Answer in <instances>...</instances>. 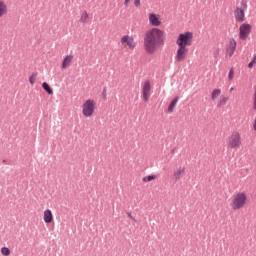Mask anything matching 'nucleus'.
<instances>
[{"label": "nucleus", "instance_id": "1", "mask_svg": "<svg viewBox=\"0 0 256 256\" xmlns=\"http://www.w3.org/2000/svg\"><path fill=\"white\" fill-rule=\"evenodd\" d=\"M165 45V32L159 28H151L144 35V51L153 55L159 47Z\"/></svg>", "mask_w": 256, "mask_h": 256}, {"label": "nucleus", "instance_id": "2", "mask_svg": "<svg viewBox=\"0 0 256 256\" xmlns=\"http://www.w3.org/2000/svg\"><path fill=\"white\" fill-rule=\"evenodd\" d=\"M245 205H247V194L244 192H238L232 199V209H234V211H238L239 209H243Z\"/></svg>", "mask_w": 256, "mask_h": 256}, {"label": "nucleus", "instance_id": "3", "mask_svg": "<svg viewBox=\"0 0 256 256\" xmlns=\"http://www.w3.org/2000/svg\"><path fill=\"white\" fill-rule=\"evenodd\" d=\"M176 44L178 47H191L193 45V32H184L179 34Z\"/></svg>", "mask_w": 256, "mask_h": 256}, {"label": "nucleus", "instance_id": "4", "mask_svg": "<svg viewBox=\"0 0 256 256\" xmlns=\"http://www.w3.org/2000/svg\"><path fill=\"white\" fill-rule=\"evenodd\" d=\"M95 113V100L88 99L82 105V115L84 117H93Z\"/></svg>", "mask_w": 256, "mask_h": 256}, {"label": "nucleus", "instance_id": "5", "mask_svg": "<svg viewBox=\"0 0 256 256\" xmlns=\"http://www.w3.org/2000/svg\"><path fill=\"white\" fill-rule=\"evenodd\" d=\"M245 11H247V1L243 0L241 2V8H236L234 11V17L238 23L245 21Z\"/></svg>", "mask_w": 256, "mask_h": 256}, {"label": "nucleus", "instance_id": "6", "mask_svg": "<svg viewBox=\"0 0 256 256\" xmlns=\"http://www.w3.org/2000/svg\"><path fill=\"white\" fill-rule=\"evenodd\" d=\"M228 147L230 149H237L241 147V135L239 132H233L228 140Z\"/></svg>", "mask_w": 256, "mask_h": 256}, {"label": "nucleus", "instance_id": "7", "mask_svg": "<svg viewBox=\"0 0 256 256\" xmlns=\"http://www.w3.org/2000/svg\"><path fill=\"white\" fill-rule=\"evenodd\" d=\"M178 50L176 52L175 59L178 62L185 61L187 59V56L189 55V48L184 46H178Z\"/></svg>", "mask_w": 256, "mask_h": 256}, {"label": "nucleus", "instance_id": "8", "mask_svg": "<svg viewBox=\"0 0 256 256\" xmlns=\"http://www.w3.org/2000/svg\"><path fill=\"white\" fill-rule=\"evenodd\" d=\"M251 33V25L250 24H242L240 26L239 39L241 41H245Z\"/></svg>", "mask_w": 256, "mask_h": 256}, {"label": "nucleus", "instance_id": "9", "mask_svg": "<svg viewBox=\"0 0 256 256\" xmlns=\"http://www.w3.org/2000/svg\"><path fill=\"white\" fill-rule=\"evenodd\" d=\"M235 49H237V41H235V39L232 38L226 45V56L233 57V55H235Z\"/></svg>", "mask_w": 256, "mask_h": 256}, {"label": "nucleus", "instance_id": "10", "mask_svg": "<svg viewBox=\"0 0 256 256\" xmlns=\"http://www.w3.org/2000/svg\"><path fill=\"white\" fill-rule=\"evenodd\" d=\"M121 44L122 45H127L129 49H135L137 47V43H135V39H133L132 36L129 35H124L121 38Z\"/></svg>", "mask_w": 256, "mask_h": 256}, {"label": "nucleus", "instance_id": "11", "mask_svg": "<svg viewBox=\"0 0 256 256\" xmlns=\"http://www.w3.org/2000/svg\"><path fill=\"white\" fill-rule=\"evenodd\" d=\"M142 93H143V100L145 102L149 101V98L151 97V82L149 80H146L144 82Z\"/></svg>", "mask_w": 256, "mask_h": 256}, {"label": "nucleus", "instance_id": "12", "mask_svg": "<svg viewBox=\"0 0 256 256\" xmlns=\"http://www.w3.org/2000/svg\"><path fill=\"white\" fill-rule=\"evenodd\" d=\"M149 23L152 27H159L161 25V21L156 14H149Z\"/></svg>", "mask_w": 256, "mask_h": 256}, {"label": "nucleus", "instance_id": "13", "mask_svg": "<svg viewBox=\"0 0 256 256\" xmlns=\"http://www.w3.org/2000/svg\"><path fill=\"white\" fill-rule=\"evenodd\" d=\"M44 223H52L53 222V212L50 209L44 211Z\"/></svg>", "mask_w": 256, "mask_h": 256}, {"label": "nucleus", "instance_id": "14", "mask_svg": "<svg viewBox=\"0 0 256 256\" xmlns=\"http://www.w3.org/2000/svg\"><path fill=\"white\" fill-rule=\"evenodd\" d=\"M72 62H73V55H67L66 57H64L62 61V69H67V67H69V65H71Z\"/></svg>", "mask_w": 256, "mask_h": 256}, {"label": "nucleus", "instance_id": "15", "mask_svg": "<svg viewBox=\"0 0 256 256\" xmlns=\"http://www.w3.org/2000/svg\"><path fill=\"white\" fill-rule=\"evenodd\" d=\"M179 102V97H175L168 106V113H173L175 111V107H177V103Z\"/></svg>", "mask_w": 256, "mask_h": 256}, {"label": "nucleus", "instance_id": "16", "mask_svg": "<svg viewBox=\"0 0 256 256\" xmlns=\"http://www.w3.org/2000/svg\"><path fill=\"white\" fill-rule=\"evenodd\" d=\"M7 15V4L3 0H0V17Z\"/></svg>", "mask_w": 256, "mask_h": 256}, {"label": "nucleus", "instance_id": "17", "mask_svg": "<svg viewBox=\"0 0 256 256\" xmlns=\"http://www.w3.org/2000/svg\"><path fill=\"white\" fill-rule=\"evenodd\" d=\"M183 173H185V168H178V170L176 172H174V179L175 181H179V179H181V175H183Z\"/></svg>", "mask_w": 256, "mask_h": 256}, {"label": "nucleus", "instance_id": "18", "mask_svg": "<svg viewBox=\"0 0 256 256\" xmlns=\"http://www.w3.org/2000/svg\"><path fill=\"white\" fill-rule=\"evenodd\" d=\"M42 87H43L44 91H46V93H48V95H53V89L51 88V86H49V84L47 82H43Z\"/></svg>", "mask_w": 256, "mask_h": 256}, {"label": "nucleus", "instance_id": "19", "mask_svg": "<svg viewBox=\"0 0 256 256\" xmlns=\"http://www.w3.org/2000/svg\"><path fill=\"white\" fill-rule=\"evenodd\" d=\"M219 95H221V89H214L211 94L212 101H215Z\"/></svg>", "mask_w": 256, "mask_h": 256}, {"label": "nucleus", "instance_id": "20", "mask_svg": "<svg viewBox=\"0 0 256 256\" xmlns=\"http://www.w3.org/2000/svg\"><path fill=\"white\" fill-rule=\"evenodd\" d=\"M37 72H34L31 74V76L29 77V83L30 85H35V81H37Z\"/></svg>", "mask_w": 256, "mask_h": 256}, {"label": "nucleus", "instance_id": "21", "mask_svg": "<svg viewBox=\"0 0 256 256\" xmlns=\"http://www.w3.org/2000/svg\"><path fill=\"white\" fill-rule=\"evenodd\" d=\"M155 179H157V175H149V176H145L142 181H144V183H149V181H155Z\"/></svg>", "mask_w": 256, "mask_h": 256}, {"label": "nucleus", "instance_id": "22", "mask_svg": "<svg viewBox=\"0 0 256 256\" xmlns=\"http://www.w3.org/2000/svg\"><path fill=\"white\" fill-rule=\"evenodd\" d=\"M228 101H229V98L222 96L220 98V101L217 104V107H222V105H226Z\"/></svg>", "mask_w": 256, "mask_h": 256}, {"label": "nucleus", "instance_id": "23", "mask_svg": "<svg viewBox=\"0 0 256 256\" xmlns=\"http://www.w3.org/2000/svg\"><path fill=\"white\" fill-rule=\"evenodd\" d=\"M89 19V14H87V12H84L81 17H80V21L81 23H87V20Z\"/></svg>", "mask_w": 256, "mask_h": 256}, {"label": "nucleus", "instance_id": "24", "mask_svg": "<svg viewBox=\"0 0 256 256\" xmlns=\"http://www.w3.org/2000/svg\"><path fill=\"white\" fill-rule=\"evenodd\" d=\"M1 253L4 256H9V255H11V250L9 248H7V247H2L1 248Z\"/></svg>", "mask_w": 256, "mask_h": 256}, {"label": "nucleus", "instance_id": "25", "mask_svg": "<svg viewBox=\"0 0 256 256\" xmlns=\"http://www.w3.org/2000/svg\"><path fill=\"white\" fill-rule=\"evenodd\" d=\"M234 73H235V72H234L233 68H231L230 71H229V74H228V79H229V81L233 80Z\"/></svg>", "mask_w": 256, "mask_h": 256}, {"label": "nucleus", "instance_id": "26", "mask_svg": "<svg viewBox=\"0 0 256 256\" xmlns=\"http://www.w3.org/2000/svg\"><path fill=\"white\" fill-rule=\"evenodd\" d=\"M252 109H253L254 111H256V90H255V92H254V98H253V106H252Z\"/></svg>", "mask_w": 256, "mask_h": 256}, {"label": "nucleus", "instance_id": "27", "mask_svg": "<svg viewBox=\"0 0 256 256\" xmlns=\"http://www.w3.org/2000/svg\"><path fill=\"white\" fill-rule=\"evenodd\" d=\"M127 217H129V219H131L132 221H134V223H137V220L135 219V217H133V215H131L130 212L126 213Z\"/></svg>", "mask_w": 256, "mask_h": 256}, {"label": "nucleus", "instance_id": "28", "mask_svg": "<svg viewBox=\"0 0 256 256\" xmlns=\"http://www.w3.org/2000/svg\"><path fill=\"white\" fill-rule=\"evenodd\" d=\"M135 7H141V0H134Z\"/></svg>", "mask_w": 256, "mask_h": 256}, {"label": "nucleus", "instance_id": "29", "mask_svg": "<svg viewBox=\"0 0 256 256\" xmlns=\"http://www.w3.org/2000/svg\"><path fill=\"white\" fill-rule=\"evenodd\" d=\"M253 65H255V63L251 61V62L248 64L249 69H253Z\"/></svg>", "mask_w": 256, "mask_h": 256}, {"label": "nucleus", "instance_id": "30", "mask_svg": "<svg viewBox=\"0 0 256 256\" xmlns=\"http://www.w3.org/2000/svg\"><path fill=\"white\" fill-rule=\"evenodd\" d=\"M131 0H125L124 1V5H125V7H129V2H130Z\"/></svg>", "mask_w": 256, "mask_h": 256}, {"label": "nucleus", "instance_id": "31", "mask_svg": "<svg viewBox=\"0 0 256 256\" xmlns=\"http://www.w3.org/2000/svg\"><path fill=\"white\" fill-rule=\"evenodd\" d=\"M252 63H256V55L253 57V59H252Z\"/></svg>", "mask_w": 256, "mask_h": 256}, {"label": "nucleus", "instance_id": "32", "mask_svg": "<svg viewBox=\"0 0 256 256\" xmlns=\"http://www.w3.org/2000/svg\"><path fill=\"white\" fill-rule=\"evenodd\" d=\"M235 90V88L231 87L230 88V93L233 92Z\"/></svg>", "mask_w": 256, "mask_h": 256}, {"label": "nucleus", "instance_id": "33", "mask_svg": "<svg viewBox=\"0 0 256 256\" xmlns=\"http://www.w3.org/2000/svg\"><path fill=\"white\" fill-rule=\"evenodd\" d=\"M105 92H106V90L104 89V90H103V95H105Z\"/></svg>", "mask_w": 256, "mask_h": 256}]
</instances>
